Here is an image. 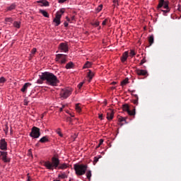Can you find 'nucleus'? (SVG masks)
<instances>
[{
    "mask_svg": "<svg viewBox=\"0 0 181 181\" xmlns=\"http://www.w3.org/2000/svg\"><path fill=\"white\" fill-rule=\"evenodd\" d=\"M40 79L37 81L38 84H43V81H46V84L48 86H51L52 87H57L60 81L57 78L56 75L53 74V73L45 71L44 73H41L39 75Z\"/></svg>",
    "mask_w": 181,
    "mask_h": 181,
    "instance_id": "1",
    "label": "nucleus"
},
{
    "mask_svg": "<svg viewBox=\"0 0 181 181\" xmlns=\"http://www.w3.org/2000/svg\"><path fill=\"white\" fill-rule=\"evenodd\" d=\"M60 165V160L59 158L52 157L50 161H45L44 166L49 170H54V169H58Z\"/></svg>",
    "mask_w": 181,
    "mask_h": 181,
    "instance_id": "2",
    "label": "nucleus"
},
{
    "mask_svg": "<svg viewBox=\"0 0 181 181\" xmlns=\"http://www.w3.org/2000/svg\"><path fill=\"white\" fill-rule=\"evenodd\" d=\"M88 168V166L84 164L76 163L74 165V169L77 176H83V175H86V172H87Z\"/></svg>",
    "mask_w": 181,
    "mask_h": 181,
    "instance_id": "3",
    "label": "nucleus"
},
{
    "mask_svg": "<svg viewBox=\"0 0 181 181\" xmlns=\"http://www.w3.org/2000/svg\"><path fill=\"white\" fill-rule=\"evenodd\" d=\"M30 136H31V138H35V139L39 138V136H40V129L37 127H33L31 129Z\"/></svg>",
    "mask_w": 181,
    "mask_h": 181,
    "instance_id": "4",
    "label": "nucleus"
},
{
    "mask_svg": "<svg viewBox=\"0 0 181 181\" xmlns=\"http://www.w3.org/2000/svg\"><path fill=\"white\" fill-rule=\"evenodd\" d=\"M71 95V90L69 88L61 89L60 97L64 100L68 98Z\"/></svg>",
    "mask_w": 181,
    "mask_h": 181,
    "instance_id": "5",
    "label": "nucleus"
},
{
    "mask_svg": "<svg viewBox=\"0 0 181 181\" xmlns=\"http://www.w3.org/2000/svg\"><path fill=\"white\" fill-rule=\"evenodd\" d=\"M63 13H64V10L63 9H61L57 12L55 18L54 19V22L55 23H60V19L62 18Z\"/></svg>",
    "mask_w": 181,
    "mask_h": 181,
    "instance_id": "6",
    "label": "nucleus"
},
{
    "mask_svg": "<svg viewBox=\"0 0 181 181\" xmlns=\"http://www.w3.org/2000/svg\"><path fill=\"white\" fill-rule=\"evenodd\" d=\"M67 57V55H64L63 54H57V62H59V60H61L59 61V62L61 63V64H64V63H66V62H67V60L66 59Z\"/></svg>",
    "mask_w": 181,
    "mask_h": 181,
    "instance_id": "7",
    "label": "nucleus"
},
{
    "mask_svg": "<svg viewBox=\"0 0 181 181\" xmlns=\"http://www.w3.org/2000/svg\"><path fill=\"white\" fill-rule=\"evenodd\" d=\"M123 111H126L129 115H135L136 112L135 109H133V110H129V106L127 104H124L122 105Z\"/></svg>",
    "mask_w": 181,
    "mask_h": 181,
    "instance_id": "8",
    "label": "nucleus"
},
{
    "mask_svg": "<svg viewBox=\"0 0 181 181\" xmlns=\"http://www.w3.org/2000/svg\"><path fill=\"white\" fill-rule=\"evenodd\" d=\"M0 156L2 157V160L5 163L11 162V159L8 158V152L0 151Z\"/></svg>",
    "mask_w": 181,
    "mask_h": 181,
    "instance_id": "9",
    "label": "nucleus"
},
{
    "mask_svg": "<svg viewBox=\"0 0 181 181\" xmlns=\"http://www.w3.org/2000/svg\"><path fill=\"white\" fill-rule=\"evenodd\" d=\"M163 6L164 9H169V2L165 1V0H160L158 8H162Z\"/></svg>",
    "mask_w": 181,
    "mask_h": 181,
    "instance_id": "10",
    "label": "nucleus"
},
{
    "mask_svg": "<svg viewBox=\"0 0 181 181\" xmlns=\"http://www.w3.org/2000/svg\"><path fill=\"white\" fill-rule=\"evenodd\" d=\"M59 50L64 52V53H67V52H69V45H67V43L62 42L59 44Z\"/></svg>",
    "mask_w": 181,
    "mask_h": 181,
    "instance_id": "11",
    "label": "nucleus"
},
{
    "mask_svg": "<svg viewBox=\"0 0 181 181\" xmlns=\"http://www.w3.org/2000/svg\"><path fill=\"white\" fill-rule=\"evenodd\" d=\"M0 149L1 151H6L8 149V143H6L5 139H2L0 141Z\"/></svg>",
    "mask_w": 181,
    "mask_h": 181,
    "instance_id": "12",
    "label": "nucleus"
},
{
    "mask_svg": "<svg viewBox=\"0 0 181 181\" xmlns=\"http://www.w3.org/2000/svg\"><path fill=\"white\" fill-rule=\"evenodd\" d=\"M136 73L137 76H148V71L144 69H136Z\"/></svg>",
    "mask_w": 181,
    "mask_h": 181,
    "instance_id": "13",
    "label": "nucleus"
},
{
    "mask_svg": "<svg viewBox=\"0 0 181 181\" xmlns=\"http://www.w3.org/2000/svg\"><path fill=\"white\" fill-rule=\"evenodd\" d=\"M114 118V110L109 109L107 112V119L111 121Z\"/></svg>",
    "mask_w": 181,
    "mask_h": 181,
    "instance_id": "14",
    "label": "nucleus"
},
{
    "mask_svg": "<svg viewBox=\"0 0 181 181\" xmlns=\"http://www.w3.org/2000/svg\"><path fill=\"white\" fill-rule=\"evenodd\" d=\"M30 86H32V83H25L23 86L22 88L21 89V91L22 93H26V91H28V88H29V87H30Z\"/></svg>",
    "mask_w": 181,
    "mask_h": 181,
    "instance_id": "15",
    "label": "nucleus"
},
{
    "mask_svg": "<svg viewBox=\"0 0 181 181\" xmlns=\"http://www.w3.org/2000/svg\"><path fill=\"white\" fill-rule=\"evenodd\" d=\"M118 122L120 127H122V125H125V124H128V122H127V117H121L118 119Z\"/></svg>",
    "mask_w": 181,
    "mask_h": 181,
    "instance_id": "16",
    "label": "nucleus"
},
{
    "mask_svg": "<svg viewBox=\"0 0 181 181\" xmlns=\"http://www.w3.org/2000/svg\"><path fill=\"white\" fill-rule=\"evenodd\" d=\"M69 168V165H67V163H60L58 165V168L59 170H64V169H67Z\"/></svg>",
    "mask_w": 181,
    "mask_h": 181,
    "instance_id": "17",
    "label": "nucleus"
},
{
    "mask_svg": "<svg viewBox=\"0 0 181 181\" xmlns=\"http://www.w3.org/2000/svg\"><path fill=\"white\" fill-rule=\"evenodd\" d=\"M37 2V4H41V6H49V1L46 0H40Z\"/></svg>",
    "mask_w": 181,
    "mask_h": 181,
    "instance_id": "18",
    "label": "nucleus"
},
{
    "mask_svg": "<svg viewBox=\"0 0 181 181\" xmlns=\"http://www.w3.org/2000/svg\"><path fill=\"white\" fill-rule=\"evenodd\" d=\"M41 144H45V142H49V136H44L39 141Z\"/></svg>",
    "mask_w": 181,
    "mask_h": 181,
    "instance_id": "19",
    "label": "nucleus"
},
{
    "mask_svg": "<svg viewBox=\"0 0 181 181\" xmlns=\"http://www.w3.org/2000/svg\"><path fill=\"white\" fill-rule=\"evenodd\" d=\"M127 59H128V52H125L123 53V54L121 57V60H122V63H124V62H127Z\"/></svg>",
    "mask_w": 181,
    "mask_h": 181,
    "instance_id": "20",
    "label": "nucleus"
},
{
    "mask_svg": "<svg viewBox=\"0 0 181 181\" xmlns=\"http://www.w3.org/2000/svg\"><path fill=\"white\" fill-rule=\"evenodd\" d=\"M88 77L89 78V81H91V80H93V78L94 77V72L91 71V70H88Z\"/></svg>",
    "mask_w": 181,
    "mask_h": 181,
    "instance_id": "21",
    "label": "nucleus"
},
{
    "mask_svg": "<svg viewBox=\"0 0 181 181\" xmlns=\"http://www.w3.org/2000/svg\"><path fill=\"white\" fill-rule=\"evenodd\" d=\"M74 66V64H73V62H69L68 64H66L65 69H73Z\"/></svg>",
    "mask_w": 181,
    "mask_h": 181,
    "instance_id": "22",
    "label": "nucleus"
},
{
    "mask_svg": "<svg viewBox=\"0 0 181 181\" xmlns=\"http://www.w3.org/2000/svg\"><path fill=\"white\" fill-rule=\"evenodd\" d=\"M129 79L128 78H126L125 79H124L122 82H121V86H127V84H128V83H129Z\"/></svg>",
    "mask_w": 181,
    "mask_h": 181,
    "instance_id": "23",
    "label": "nucleus"
},
{
    "mask_svg": "<svg viewBox=\"0 0 181 181\" xmlns=\"http://www.w3.org/2000/svg\"><path fill=\"white\" fill-rule=\"evenodd\" d=\"M154 39H153V35H151L148 38V43L150 46H152L153 45Z\"/></svg>",
    "mask_w": 181,
    "mask_h": 181,
    "instance_id": "24",
    "label": "nucleus"
},
{
    "mask_svg": "<svg viewBox=\"0 0 181 181\" xmlns=\"http://www.w3.org/2000/svg\"><path fill=\"white\" fill-rule=\"evenodd\" d=\"M135 99L133 100L134 104L135 105H138V100H139V98L138 97V95H134Z\"/></svg>",
    "mask_w": 181,
    "mask_h": 181,
    "instance_id": "25",
    "label": "nucleus"
},
{
    "mask_svg": "<svg viewBox=\"0 0 181 181\" xmlns=\"http://www.w3.org/2000/svg\"><path fill=\"white\" fill-rule=\"evenodd\" d=\"M40 13H42V15H43V16H45V18H49V14L47 13L46 11L40 10Z\"/></svg>",
    "mask_w": 181,
    "mask_h": 181,
    "instance_id": "26",
    "label": "nucleus"
},
{
    "mask_svg": "<svg viewBox=\"0 0 181 181\" xmlns=\"http://www.w3.org/2000/svg\"><path fill=\"white\" fill-rule=\"evenodd\" d=\"M76 110L77 111V112H81V106L79 103H77L76 105Z\"/></svg>",
    "mask_w": 181,
    "mask_h": 181,
    "instance_id": "27",
    "label": "nucleus"
},
{
    "mask_svg": "<svg viewBox=\"0 0 181 181\" xmlns=\"http://www.w3.org/2000/svg\"><path fill=\"white\" fill-rule=\"evenodd\" d=\"M91 170H88L87 173H86V177L88 180H91Z\"/></svg>",
    "mask_w": 181,
    "mask_h": 181,
    "instance_id": "28",
    "label": "nucleus"
},
{
    "mask_svg": "<svg viewBox=\"0 0 181 181\" xmlns=\"http://www.w3.org/2000/svg\"><path fill=\"white\" fill-rule=\"evenodd\" d=\"M91 67V62H87L85 64H84V66H83V69H88Z\"/></svg>",
    "mask_w": 181,
    "mask_h": 181,
    "instance_id": "29",
    "label": "nucleus"
},
{
    "mask_svg": "<svg viewBox=\"0 0 181 181\" xmlns=\"http://www.w3.org/2000/svg\"><path fill=\"white\" fill-rule=\"evenodd\" d=\"M96 12H100V11H103V4L99 5L96 8H95Z\"/></svg>",
    "mask_w": 181,
    "mask_h": 181,
    "instance_id": "30",
    "label": "nucleus"
},
{
    "mask_svg": "<svg viewBox=\"0 0 181 181\" xmlns=\"http://www.w3.org/2000/svg\"><path fill=\"white\" fill-rule=\"evenodd\" d=\"M101 158V156H99L98 157L95 156L94 157L93 164L95 165L97 162H98L99 159Z\"/></svg>",
    "mask_w": 181,
    "mask_h": 181,
    "instance_id": "31",
    "label": "nucleus"
},
{
    "mask_svg": "<svg viewBox=\"0 0 181 181\" xmlns=\"http://www.w3.org/2000/svg\"><path fill=\"white\" fill-rule=\"evenodd\" d=\"M104 143V139H100L99 144L98 145L96 146V149H98V148H100L102 145V144Z\"/></svg>",
    "mask_w": 181,
    "mask_h": 181,
    "instance_id": "32",
    "label": "nucleus"
},
{
    "mask_svg": "<svg viewBox=\"0 0 181 181\" xmlns=\"http://www.w3.org/2000/svg\"><path fill=\"white\" fill-rule=\"evenodd\" d=\"M6 82V79L4 77H1L0 78V86L1 84H4V83Z\"/></svg>",
    "mask_w": 181,
    "mask_h": 181,
    "instance_id": "33",
    "label": "nucleus"
},
{
    "mask_svg": "<svg viewBox=\"0 0 181 181\" xmlns=\"http://www.w3.org/2000/svg\"><path fill=\"white\" fill-rule=\"evenodd\" d=\"M59 177H60L61 179H66L67 177V175L65 173L59 175Z\"/></svg>",
    "mask_w": 181,
    "mask_h": 181,
    "instance_id": "34",
    "label": "nucleus"
},
{
    "mask_svg": "<svg viewBox=\"0 0 181 181\" xmlns=\"http://www.w3.org/2000/svg\"><path fill=\"white\" fill-rule=\"evenodd\" d=\"M15 4H12V5H11L8 8V11H12V10H13V9H15Z\"/></svg>",
    "mask_w": 181,
    "mask_h": 181,
    "instance_id": "35",
    "label": "nucleus"
},
{
    "mask_svg": "<svg viewBox=\"0 0 181 181\" xmlns=\"http://www.w3.org/2000/svg\"><path fill=\"white\" fill-rule=\"evenodd\" d=\"M144 63H146V59L143 58L139 64V66H142Z\"/></svg>",
    "mask_w": 181,
    "mask_h": 181,
    "instance_id": "36",
    "label": "nucleus"
},
{
    "mask_svg": "<svg viewBox=\"0 0 181 181\" xmlns=\"http://www.w3.org/2000/svg\"><path fill=\"white\" fill-rule=\"evenodd\" d=\"M57 134H58V135H59V136L63 137V134H62V132L60 131V129H58L57 130Z\"/></svg>",
    "mask_w": 181,
    "mask_h": 181,
    "instance_id": "37",
    "label": "nucleus"
},
{
    "mask_svg": "<svg viewBox=\"0 0 181 181\" xmlns=\"http://www.w3.org/2000/svg\"><path fill=\"white\" fill-rule=\"evenodd\" d=\"M130 54H131L132 57H134V56H135L136 54V53H135L134 50L132 49L130 51Z\"/></svg>",
    "mask_w": 181,
    "mask_h": 181,
    "instance_id": "38",
    "label": "nucleus"
},
{
    "mask_svg": "<svg viewBox=\"0 0 181 181\" xmlns=\"http://www.w3.org/2000/svg\"><path fill=\"white\" fill-rule=\"evenodd\" d=\"M13 26L15 28H17V29H19V28H21V24L20 23H14Z\"/></svg>",
    "mask_w": 181,
    "mask_h": 181,
    "instance_id": "39",
    "label": "nucleus"
},
{
    "mask_svg": "<svg viewBox=\"0 0 181 181\" xmlns=\"http://www.w3.org/2000/svg\"><path fill=\"white\" fill-rule=\"evenodd\" d=\"M5 21L12 23V18H7L5 19Z\"/></svg>",
    "mask_w": 181,
    "mask_h": 181,
    "instance_id": "40",
    "label": "nucleus"
},
{
    "mask_svg": "<svg viewBox=\"0 0 181 181\" xmlns=\"http://www.w3.org/2000/svg\"><path fill=\"white\" fill-rule=\"evenodd\" d=\"M83 84H84L83 82H81L78 85V88H81V87H83Z\"/></svg>",
    "mask_w": 181,
    "mask_h": 181,
    "instance_id": "41",
    "label": "nucleus"
},
{
    "mask_svg": "<svg viewBox=\"0 0 181 181\" xmlns=\"http://www.w3.org/2000/svg\"><path fill=\"white\" fill-rule=\"evenodd\" d=\"M163 15H166V13L169 12V8H168L167 10H163Z\"/></svg>",
    "mask_w": 181,
    "mask_h": 181,
    "instance_id": "42",
    "label": "nucleus"
},
{
    "mask_svg": "<svg viewBox=\"0 0 181 181\" xmlns=\"http://www.w3.org/2000/svg\"><path fill=\"white\" fill-rule=\"evenodd\" d=\"M67 0H58L59 4H64Z\"/></svg>",
    "mask_w": 181,
    "mask_h": 181,
    "instance_id": "43",
    "label": "nucleus"
},
{
    "mask_svg": "<svg viewBox=\"0 0 181 181\" xmlns=\"http://www.w3.org/2000/svg\"><path fill=\"white\" fill-rule=\"evenodd\" d=\"M35 52H36V48H33V49L31 50L32 54H35Z\"/></svg>",
    "mask_w": 181,
    "mask_h": 181,
    "instance_id": "44",
    "label": "nucleus"
},
{
    "mask_svg": "<svg viewBox=\"0 0 181 181\" xmlns=\"http://www.w3.org/2000/svg\"><path fill=\"white\" fill-rule=\"evenodd\" d=\"M66 107V105H63L62 107L61 108H59V111L60 112H62V111H63V109Z\"/></svg>",
    "mask_w": 181,
    "mask_h": 181,
    "instance_id": "45",
    "label": "nucleus"
},
{
    "mask_svg": "<svg viewBox=\"0 0 181 181\" xmlns=\"http://www.w3.org/2000/svg\"><path fill=\"white\" fill-rule=\"evenodd\" d=\"M66 121H67L68 122H71V121H72L71 117H67V118H66Z\"/></svg>",
    "mask_w": 181,
    "mask_h": 181,
    "instance_id": "46",
    "label": "nucleus"
},
{
    "mask_svg": "<svg viewBox=\"0 0 181 181\" xmlns=\"http://www.w3.org/2000/svg\"><path fill=\"white\" fill-rule=\"evenodd\" d=\"M107 22H108L107 19H105L102 21V23H107Z\"/></svg>",
    "mask_w": 181,
    "mask_h": 181,
    "instance_id": "47",
    "label": "nucleus"
},
{
    "mask_svg": "<svg viewBox=\"0 0 181 181\" xmlns=\"http://www.w3.org/2000/svg\"><path fill=\"white\" fill-rule=\"evenodd\" d=\"M100 24L98 23H93V25L95 26V28H97L99 26Z\"/></svg>",
    "mask_w": 181,
    "mask_h": 181,
    "instance_id": "48",
    "label": "nucleus"
},
{
    "mask_svg": "<svg viewBox=\"0 0 181 181\" xmlns=\"http://www.w3.org/2000/svg\"><path fill=\"white\" fill-rule=\"evenodd\" d=\"M69 27V23H64V28H68Z\"/></svg>",
    "mask_w": 181,
    "mask_h": 181,
    "instance_id": "49",
    "label": "nucleus"
},
{
    "mask_svg": "<svg viewBox=\"0 0 181 181\" xmlns=\"http://www.w3.org/2000/svg\"><path fill=\"white\" fill-rule=\"evenodd\" d=\"M114 4H118V0H113Z\"/></svg>",
    "mask_w": 181,
    "mask_h": 181,
    "instance_id": "50",
    "label": "nucleus"
},
{
    "mask_svg": "<svg viewBox=\"0 0 181 181\" xmlns=\"http://www.w3.org/2000/svg\"><path fill=\"white\" fill-rule=\"evenodd\" d=\"M100 119H103V115H99Z\"/></svg>",
    "mask_w": 181,
    "mask_h": 181,
    "instance_id": "51",
    "label": "nucleus"
},
{
    "mask_svg": "<svg viewBox=\"0 0 181 181\" xmlns=\"http://www.w3.org/2000/svg\"><path fill=\"white\" fill-rule=\"evenodd\" d=\"M178 11H180V12H181V6H178Z\"/></svg>",
    "mask_w": 181,
    "mask_h": 181,
    "instance_id": "52",
    "label": "nucleus"
},
{
    "mask_svg": "<svg viewBox=\"0 0 181 181\" xmlns=\"http://www.w3.org/2000/svg\"><path fill=\"white\" fill-rule=\"evenodd\" d=\"M8 125H6V130L7 132H8Z\"/></svg>",
    "mask_w": 181,
    "mask_h": 181,
    "instance_id": "53",
    "label": "nucleus"
},
{
    "mask_svg": "<svg viewBox=\"0 0 181 181\" xmlns=\"http://www.w3.org/2000/svg\"><path fill=\"white\" fill-rule=\"evenodd\" d=\"M76 138H77V135L74 134V139H76Z\"/></svg>",
    "mask_w": 181,
    "mask_h": 181,
    "instance_id": "54",
    "label": "nucleus"
},
{
    "mask_svg": "<svg viewBox=\"0 0 181 181\" xmlns=\"http://www.w3.org/2000/svg\"><path fill=\"white\" fill-rule=\"evenodd\" d=\"M60 24L59 23H57L56 24V26H59Z\"/></svg>",
    "mask_w": 181,
    "mask_h": 181,
    "instance_id": "55",
    "label": "nucleus"
},
{
    "mask_svg": "<svg viewBox=\"0 0 181 181\" xmlns=\"http://www.w3.org/2000/svg\"><path fill=\"white\" fill-rule=\"evenodd\" d=\"M144 30H146V27H144Z\"/></svg>",
    "mask_w": 181,
    "mask_h": 181,
    "instance_id": "56",
    "label": "nucleus"
},
{
    "mask_svg": "<svg viewBox=\"0 0 181 181\" xmlns=\"http://www.w3.org/2000/svg\"><path fill=\"white\" fill-rule=\"evenodd\" d=\"M132 93H135V90H132Z\"/></svg>",
    "mask_w": 181,
    "mask_h": 181,
    "instance_id": "57",
    "label": "nucleus"
},
{
    "mask_svg": "<svg viewBox=\"0 0 181 181\" xmlns=\"http://www.w3.org/2000/svg\"><path fill=\"white\" fill-rule=\"evenodd\" d=\"M71 117H74V115H71Z\"/></svg>",
    "mask_w": 181,
    "mask_h": 181,
    "instance_id": "58",
    "label": "nucleus"
},
{
    "mask_svg": "<svg viewBox=\"0 0 181 181\" xmlns=\"http://www.w3.org/2000/svg\"><path fill=\"white\" fill-rule=\"evenodd\" d=\"M14 23H18V22L16 21V22H14Z\"/></svg>",
    "mask_w": 181,
    "mask_h": 181,
    "instance_id": "59",
    "label": "nucleus"
},
{
    "mask_svg": "<svg viewBox=\"0 0 181 181\" xmlns=\"http://www.w3.org/2000/svg\"><path fill=\"white\" fill-rule=\"evenodd\" d=\"M114 84H117V83H116V82H114Z\"/></svg>",
    "mask_w": 181,
    "mask_h": 181,
    "instance_id": "60",
    "label": "nucleus"
},
{
    "mask_svg": "<svg viewBox=\"0 0 181 181\" xmlns=\"http://www.w3.org/2000/svg\"><path fill=\"white\" fill-rule=\"evenodd\" d=\"M54 181H60V180H54Z\"/></svg>",
    "mask_w": 181,
    "mask_h": 181,
    "instance_id": "61",
    "label": "nucleus"
},
{
    "mask_svg": "<svg viewBox=\"0 0 181 181\" xmlns=\"http://www.w3.org/2000/svg\"><path fill=\"white\" fill-rule=\"evenodd\" d=\"M103 25H105V23H103Z\"/></svg>",
    "mask_w": 181,
    "mask_h": 181,
    "instance_id": "62",
    "label": "nucleus"
},
{
    "mask_svg": "<svg viewBox=\"0 0 181 181\" xmlns=\"http://www.w3.org/2000/svg\"><path fill=\"white\" fill-rule=\"evenodd\" d=\"M69 181H71V180H69Z\"/></svg>",
    "mask_w": 181,
    "mask_h": 181,
    "instance_id": "63",
    "label": "nucleus"
}]
</instances>
